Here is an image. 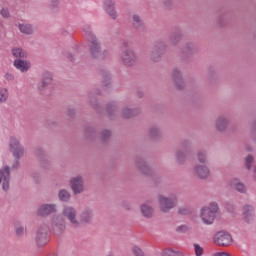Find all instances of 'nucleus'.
Returning a JSON list of instances; mask_svg holds the SVG:
<instances>
[{
  "instance_id": "nucleus-44",
  "label": "nucleus",
  "mask_w": 256,
  "mask_h": 256,
  "mask_svg": "<svg viewBox=\"0 0 256 256\" xmlns=\"http://www.w3.org/2000/svg\"><path fill=\"white\" fill-rule=\"evenodd\" d=\"M18 29L20 33H24V35H31V33H33V28L28 24H18Z\"/></svg>"
},
{
  "instance_id": "nucleus-49",
  "label": "nucleus",
  "mask_w": 256,
  "mask_h": 256,
  "mask_svg": "<svg viewBox=\"0 0 256 256\" xmlns=\"http://www.w3.org/2000/svg\"><path fill=\"white\" fill-rule=\"evenodd\" d=\"M0 15H2V17L4 19H9L11 17V13L9 12V8H2L0 11Z\"/></svg>"
},
{
  "instance_id": "nucleus-62",
  "label": "nucleus",
  "mask_w": 256,
  "mask_h": 256,
  "mask_svg": "<svg viewBox=\"0 0 256 256\" xmlns=\"http://www.w3.org/2000/svg\"><path fill=\"white\" fill-rule=\"evenodd\" d=\"M68 57H69L70 61H73V55L69 54Z\"/></svg>"
},
{
  "instance_id": "nucleus-4",
  "label": "nucleus",
  "mask_w": 256,
  "mask_h": 256,
  "mask_svg": "<svg viewBox=\"0 0 256 256\" xmlns=\"http://www.w3.org/2000/svg\"><path fill=\"white\" fill-rule=\"evenodd\" d=\"M217 213H219V204L211 202L208 206L201 208L200 217L205 225H213Z\"/></svg>"
},
{
  "instance_id": "nucleus-21",
  "label": "nucleus",
  "mask_w": 256,
  "mask_h": 256,
  "mask_svg": "<svg viewBox=\"0 0 256 256\" xmlns=\"http://www.w3.org/2000/svg\"><path fill=\"white\" fill-rule=\"evenodd\" d=\"M130 21L136 31H138L139 33H145L147 27L145 26V21L143 20V17L141 15L132 14Z\"/></svg>"
},
{
  "instance_id": "nucleus-33",
  "label": "nucleus",
  "mask_w": 256,
  "mask_h": 256,
  "mask_svg": "<svg viewBox=\"0 0 256 256\" xmlns=\"http://www.w3.org/2000/svg\"><path fill=\"white\" fill-rule=\"evenodd\" d=\"M196 159L198 161V165H207L209 163V154L206 150H198L196 153Z\"/></svg>"
},
{
  "instance_id": "nucleus-40",
  "label": "nucleus",
  "mask_w": 256,
  "mask_h": 256,
  "mask_svg": "<svg viewBox=\"0 0 256 256\" xmlns=\"http://www.w3.org/2000/svg\"><path fill=\"white\" fill-rule=\"evenodd\" d=\"M85 137L88 139V141H95L97 137V131L94 127L88 126L85 130Z\"/></svg>"
},
{
  "instance_id": "nucleus-42",
  "label": "nucleus",
  "mask_w": 256,
  "mask_h": 256,
  "mask_svg": "<svg viewBox=\"0 0 256 256\" xmlns=\"http://www.w3.org/2000/svg\"><path fill=\"white\" fill-rule=\"evenodd\" d=\"M107 114L110 119H113L117 115V103L112 102L107 105Z\"/></svg>"
},
{
  "instance_id": "nucleus-52",
  "label": "nucleus",
  "mask_w": 256,
  "mask_h": 256,
  "mask_svg": "<svg viewBox=\"0 0 256 256\" xmlns=\"http://www.w3.org/2000/svg\"><path fill=\"white\" fill-rule=\"evenodd\" d=\"M251 137L252 139H254V141H256V119L254 120L251 126Z\"/></svg>"
},
{
  "instance_id": "nucleus-9",
  "label": "nucleus",
  "mask_w": 256,
  "mask_h": 256,
  "mask_svg": "<svg viewBox=\"0 0 256 256\" xmlns=\"http://www.w3.org/2000/svg\"><path fill=\"white\" fill-rule=\"evenodd\" d=\"M69 184L73 195H81L87 191V186L85 185V176L81 174L71 177Z\"/></svg>"
},
{
  "instance_id": "nucleus-30",
  "label": "nucleus",
  "mask_w": 256,
  "mask_h": 256,
  "mask_svg": "<svg viewBox=\"0 0 256 256\" xmlns=\"http://www.w3.org/2000/svg\"><path fill=\"white\" fill-rule=\"evenodd\" d=\"M35 157L38 163H40L41 167H47L49 164V158L47 157V154H45V151L41 150L40 148H36Z\"/></svg>"
},
{
  "instance_id": "nucleus-19",
  "label": "nucleus",
  "mask_w": 256,
  "mask_h": 256,
  "mask_svg": "<svg viewBox=\"0 0 256 256\" xmlns=\"http://www.w3.org/2000/svg\"><path fill=\"white\" fill-rule=\"evenodd\" d=\"M9 166L0 169V185L3 191H9V183L11 182V172Z\"/></svg>"
},
{
  "instance_id": "nucleus-6",
  "label": "nucleus",
  "mask_w": 256,
  "mask_h": 256,
  "mask_svg": "<svg viewBox=\"0 0 256 256\" xmlns=\"http://www.w3.org/2000/svg\"><path fill=\"white\" fill-rule=\"evenodd\" d=\"M62 217L68 221L70 229L77 231V225H79V216L77 208L71 205H65L62 209Z\"/></svg>"
},
{
  "instance_id": "nucleus-10",
  "label": "nucleus",
  "mask_w": 256,
  "mask_h": 256,
  "mask_svg": "<svg viewBox=\"0 0 256 256\" xmlns=\"http://www.w3.org/2000/svg\"><path fill=\"white\" fill-rule=\"evenodd\" d=\"M214 125L218 133H227V131H229V127L230 132L235 133V131H237V127L235 125H231V121L225 115L218 116Z\"/></svg>"
},
{
  "instance_id": "nucleus-63",
  "label": "nucleus",
  "mask_w": 256,
  "mask_h": 256,
  "mask_svg": "<svg viewBox=\"0 0 256 256\" xmlns=\"http://www.w3.org/2000/svg\"><path fill=\"white\" fill-rule=\"evenodd\" d=\"M176 256H183V254L181 252H179Z\"/></svg>"
},
{
  "instance_id": "nucleus-39",
  "label": "nucleus",
  "mask_w": 256,
  "mask_h": 256,
  "mask_svg": "<svg viewBox=\"0 0 256 256\" xmlns=\"http://www.w3.org/2000/svg\"><path fill=\"white\" fill-rule=\"evenodd\" d=\"M14 228H15V235L17 237H23L25 235V227L21 225V222L19 220H15L13 222Z\"/></svg>"
},
{
  "instance_id": "nucleus-24",
  "label": "nucleus",
  "mask_w": 256,
  "mask_h": 256,
  "mask_svg": "<svg viewBox=\"0 0 256 256\" xmlns=\"http://www.w3.org/2000/svg\"><path fill=\"white\" fill-rule=\"evenodd\" d=\"M229 185L233 191H237V193H240L241 195H247V185L239 178L230 180Z\"/></svg>"
},
{
  "instance_id": "nucleus-12",
  "label": "nucleus",
  "mask_w": 256,
  "mask_h": 256,
  "mask_svg": "<svg viewBox=\"0 0 256 256\" xmlns=\"http://www.w3.org/2000/svg\"><path fill=\"white\" fill-rule=\"evenodd\" d=\"M134 165L140 175H144L145 177H155V171L151 169V167L147 163V160H145L143 157H136Z\"/></svg>"
},
{
  "instance_id": "nucleus-23",
  "label": "nucleus",
  "mask_w": 256,
  "mask_h": 256,
  "mask_svg": "<svg viewBox=\"0 0 256 256\" xmlns=\"http://www.w3.org/2000/svg\"><path fill=\"white\" fill-rule=\"evenodd\" d=\"M172 81L175 84V87L178 89H185V79L183 78V73L179 68H174L172 71Z\"/></svg>"
},
{
  "instance_id": "nucleus-16",
  "label": "nucleus",
  "mask_w": 256,
  "mask_h": 256,
  "mask_svg": "<svg viewBox=\"0 0 256 256\" xmlns=\"http://www.w3.org/2000/svg\"><path fill=\"white\" fill-rule=\"evenodd\" d=\"M214 243L219 247H229L233 243V236L227 231H219L214 235Z\"/></svg>"
},
{
  "instance_id": "nucleus-32",
  "label": "nucleus",
  "mask_w": 256,
  "mask_h": 256,
  "mask_svg": "<svg viewBox=\"0 0 256 256\" xmlns=\"http://www.w3.org/2000/svg\"><path fill=\"white\" fill-rule=\"evenodd\" d=\"M113 135V132H111L110 129H103L99 132L98 139L100 143L103 145H107L109 141H111V137Z\"/></svg>"
},
{
  "instance_id": "nucleus-60",
  "label": "nucleus",
  "mask_w": 256,
  "mask_h": 256,
  "mask_svg": "<svg viewBox=\"0 0 256 256\" xmlns=\"http://www.w3.org/2000/svg\"><path fill=\"white\" fill-rule=\"evenodd\" d=\"M122 46L124 47V49H130V48H129V42H128V41L122 42Z\"/></svg>"
},
{
  "instance_id": "nucleus-13",
  "label": "nucleus",
  "mask_w": 256,
  "mask_h": 256,
  "mask_svg": "<svg viewBox=\"0 0 256 256\" xmlns=\"http://www.w3.org/2000/svg\"><path fill=\"white\" fill-rule=\"evenodd\" d=\"M51 227L55 235H63V233H65L67 224L65 223V218L62 214H55L52 216Z\"/></svg>"
},
{
  "instance_id": "nucleus-50",
  "label": "nucleus",
  "mask_w": 256,
  "mask_h": 256,
  "mask_svg": "<svg viewBox=\"0 0 256 256\" xmlns=\"http://www.w3.org/2000/svg\"><path fill=\"white\" fill-rule=\"evenodd\" d=\"M194 249L196 256H203L204 250L202 247L199 246V244H194Z\"/></svg>"
},
{
  "instance_id": "nucleus-47",
  "label": "nucleus",
  "mask_w": 256,
  "mask_h": 256,
  "mask_svg": "<svg viewBox=\"0 0 256 256\" xmlns=\"http://www.w3.org/2000/svg\"><path fill=\"white\" fill-rule=\"evenodd\" d=\"M179 255V251H175L171 248H166L162 251V256H176Z\"/></svg>"
},
{
  "instance_id": "nucleus-29",
  "label": "nucleus",
  "mask_w": 256,
  "mask_h": 256,
  "mask_svg": "<svg viewBox=\"0 0 256 256\" xmlns=\"http://www.w3.org/2000/svg\"><path fill=\"white\" fill-rule=\"evenodd\" d=\"M93 95H101L100 90H94L93 92H90L88 95V103H90L91 107L97 111V113H101V106L97 102V99L93 97Z\"/></svg>"
},
{
  "instance_id": "nucleus-36",
  "label": "nucleus",
  "mask_w": 256,
  "mask_h": 256,
  "mask_svg": "<svg viewBox=\"0 0 256 256\" xmlns=\"http://www.w3.org/2000/svg\"><path fill=\"white\" fill-rule=\"evenodd\" d=\"M12 55L15 59H27V52L20 47L12 48Z\"/></svg>"
},
{
  "instance_id": "nucleus-56",
  "label": "nucleus",
  "mask_w": 256,
  "mask_h": 256,
  "mask_svg": "<svg viewBox=\"0 0 256 256\" xmlns=\"http://www.w3.org/2000/svg\"><path fill=\"white\" fill-rule=\"evenodd\" d=\"M187 226L185 225H182V226H179L176 231H178V233H185V231H187Z\"/></svg>"
},
{
  "instance_id": "nucleus-28",
  "label": "nucleus",
  "mask_w": 256,
  "mask_h": 256,
  "mask_svg": "<svg viewBox=\"0 0 256 256\" xmlns=\"http://www.w3.org/2000/svg\"><path fill=\"white\" fill-rule=\"evenodd\" d=\"M13 65L21 73H27L31 69V63L24 59H15Z\"/></svg>"
},
{
  "instance_id": "nucleus-53",
  "label": "nucleus",
  "mask_w": 256,
  "mask_h": 256,
  "mask_svg": "<svg viewBox=\"0 0 256 256\" xmlns=\"http://www.w3.org/2000/svg\"><path fill=\"white\" fill-rule=\"evenodd\" d=\"M122 207L126 209L127 211H131V202L124 200L122 201Z\"/></svg>"
},
{
  "instance_id": "nucleus-14",
  "label": "nucleus",
  "mask_w": 256,
  "mask_h": 256,
  "mask_svg": "<svg viewBox=\"0 0 256 256\" xmlns=\"http://www.w3.org/2000/svg\"><path fill=\"white\" fill-rule=\"evenodd\" d=\"M95 217V214L93 213V208L91 207H86L84 208L78 218V224L76 225V230L81 229L83 225H91L93 223V219Z\"/></svg>"
},
{
  "instance_id": "nucleus-41",
  "label": "nucleus",
  "mask_w": 256,
  "mask_h": 256,
  "mask_svg": "<svg viewBox=\"0 0 256 256\" xmlns=\"http://www.w3.org/2000/svg\"><path fill=\"white\" fill-rule=\"evenodd\" d=\"M244 165H245V168L247 169V171H253L254 167H256L255 158L253 157V155H248L244 159Z\"/></svg>"
},
{
  "instance_id": "nucleus-1",
  "label": "nucleus",
  "mask_w": 256,
  "mask_h": 256,
  "mask_svg": "<svg viewBox=\"0 0 256 256\" xmlns=\"http://www.w3.org/2000/svg\"><path fill=\"white\" fill-rule=\"evenodd\" d=\"M193 141L184 139L180 142V148L175 151V159L178 165H185L187 158L193 156Z\"/></svg>"
},
{
  "instance_id": "nucleus-43",
  "label": "nucleus",
  "mask_w": 256,
  "mask_h": 256,
  "mask_svg": "<svg viewBox=\"0 0 256 256\" xmlns=\"http://www.w3.org/2000/svg\"><path fill=\"white\" fill-rule=\"evenodd\" d=\"M9 99V90L5 87H0V105L7 103Z\"/></svg>"
},
{
  "instance_id": "nucleus-20",
  "label": "nucleus",
  "mask_w": 256,
  "mask_h": 256,
  "mask_svg": "<svg viewBox=\"0 0 256 256\" xmlns=\"http://www.w3.org/2000/svg\"><path fill=\"white\" fill-rule=\"evenodd\" d=\"M57 211V204H42L37 210V215L39 217H49V215H53V213H57Z\"/></svg>"
},
{
  "instance_id": "nucleus-25",
  "label": "nucleus",
  "mask_w": 256,
  "mask_h": 256,
  "mask_svg": "<svg viewBox=\"0 0 256 256\" xmlns=\"http://www.w3.org/2000/svg\"><path fill=\"white\" fill-rule=\"evenodd\" d=\"M121 115L123 119H133V117H138V115H141V108H130L129 106H126L122 108Z\"/></svg>"
},
{
  "instance_id": "nucleus-38",
  "label": "nucleus",
  "mask_w": 256,
  "mask_h": 256,
  "mask_svg": "<svg viewBox=\"0 0 256 256\" xmlns=\"http://www.w3.org/2000/svg\"><path fill=\"white\" fill-rule=\"evenodd\" d=\"M82 31L85 33L87 41H91V39H97V36H95L93 30H91V25L84 24L82 27Z\"/></svg>"
},
{
  "instance_id": "nucleus-37",
  "label": "nucleus",
  "mask_w": 256,
  "mask_h": 256,
  "mask_svg": "<svg viewBox=\"0 0 256 256\" xmlns=\"http://www.w3.org/2000/svg\"><path fill=\"white\" fill-rule=\"evenodd\" d=\"M100 76L103 79V87H109L111 85V74L109 73L108 70H100Z\"/></svg>"
},
{
  "instance_id": "nucleus-15",
  "label": "nucleus",
  "mask_w": 256,
  "mask_h": 256,
  "mask_svg": "<svg viewBox=\"0 0 256 256\" xmlns=\"http://www.w3.org/2000/svg\"><path fill=\"white\" fill-rule=\"evenodd\" d=\"M9 151L12 153L15 159H21L25 155V148L21 145V142L15 137L10 138Z\"/></svg>"
},
{
  "instance_id": "nucleus-18",
  "label": "nucleus",
  "mask_w": 256,
  "mask_h": 256,
  "mask_svg": "<svg viewBox=\"0 0 256 256\" xmlns=\"http://www.w3.org/2000/svg\"><path fill=\"white\" fill-rule=\"evenodd\" d=\"M193 173L197 177V179H201L205 181L211 177V169L207 164H196L193 167Z\"/></svg>"
},
{
  "instance_id": "nucleus-26",
  "label": "nucleus",
  "mask_w": 256,
  "mask_h": 256,
  "mask_svg": "<svg viewBox=\"0 0 256 256\" xmlns=\"http://www.w3.org/2000/svg\"><path fill=\"white\" fill-rule=\"evenodd\" d=\"M148 137L151 141H161L163 139V131L159 126H151L148 128Z\"/></svg>"
},
{
  "instance_id": "nucleus-59",
  "label": "nucleus",
  "mask_w": 256,
  "mask_h": 256,
  "mask_svg": "<svg viewBox=\"0 0 256 256\" xmlns=\"http://www.w3.org/2000/svg\"><path fill=\"white\" fill-rule=\"evenodd\" d=\"M215 256H232L231 254L227 253V252H217L215 254Z\"/></svg>"
},
{
  "instance_id": "nucleus-48",
  "label": "nucleus",
  "mask_w": 256,
  "mask_h": 256,
  "mask_svg": "<svg viewBox=\"0 0 256 256\" xmlns=\"http://www.w3.org/2000/svg\"><path fill=\"white\" fill-rule=\"evenodd\" d=\"M179 215H190L191 209L187 206H182L178 209Z\"/></svg>"
},
{
  "instance_id": "nucleus-51",
  "label": "nucleus",
  "mask_w": 256,
  "mask_h": 256,
  "mask_svg": "<svg viewBox=\"0 0 256 256\" xmlns=\"http://www.w3.org/2000/svg\"><path fill=\"white\" fill-rule=\"evenodd\" d=\"M162 5L165 9H171L173 7V0H162Z\"/></svg>"
},
{
  "instance_id": "nucleus-3",
  "label": "nucleus",
  "mask_w": 256,
  "mask_h": 256,
  "mask_svg": "<svg viewBox=\"0 0 256 256\" xmlns=\"http://www.w3.org/2000/svg\"><path fill=\"white\" fill-rule=\"evenodd\" d=\"M179 204V197L175 193L168 195H159L158 196V205L162 213H170L171 209H175Z\"/></svg>"
},
{
  "instance_id": "nucleus-34",
  "label": "nucleus",
  "mask_w": 256,
  "mask_h": 256,
  "mask_svg": "<svg viewBox=\"0 0 256 256\" xmlns=\"http://www.w3.org/2000/svg\"><path fill=\"white\" fill-rule=\"evenodd\" d=\"M140 211L143 217H146V219H151V217H153V207L147 203L140 206Z\"/></svg>"
},
{
  "instance_id": "nucleus-46",
  "label": "nucleus",
  "mask_w": 256,
  "mask_h": 256,
  "mask_svg": "<svg viewBox=\"0 0 256 256\" xmlns=\"http://www.w3.org/2000/svg\"><path fill=\"white\" fill-rule=\"evenodd\" d=\"M60 1L61 0H49V7L54 13H57L59 11Z\"/></svg>"
},
{
  "instance_id": "nucleus-8",
  "label": "nucleus",
  "mask_w": 256,
  "mask_h": 256,
  "mask_svg": "<svg viewBox=\"0 0 256 256\" xmlns=\"http://www.w3.org/2000/svg\"><path fill=\"white\" fill-rule=\"evenodd\" d=\"M53 87H55L54 76L51 71L46 70L42 73L37 89L42 95H47V89H53Z\"/></svg>"
},
{
  "instance_id": "nucleus-61",
  "label": "nucleus",
  "mask_w": 256,
  "mask_h": 256,
  "mask_svg": "<svg viewBox=\"0 0 256 256\" xmlns=\"http://www.w3.org/2000/svg\"><path fill=\"white\" fill-rule=\"evenodd\" d=\"M34 181H35V183H41V178H40V176H38Z\"/></svg>"
},
{
  "instance_id": "nucleus-55",
  "label": "nucleus",
  "mask_w": 256,
  "mask_h": 256,
  "mask_svg": "<svg viewBox=\"0 0 256 256\" xmlns=\"http://www.w3.org/2000/svg\"><path fill=\"white\" fill-rule=\"evenodd\" d=\"M75 113H76V111H75L74 108H68L67 111H66V115L68 117H75Z\"/></svg>"
},
{
  "instance_id": "nucleus-11",
  "label": "nucleus",
  "mask_w": 256,
  "mask_h": 256,
  "mask_svg": "<svg viewBox=\"0 0 256 256\" xmlns=\"http://www.w3.org/2000/svg\"><path fill=\"white\" fill-rule=\"evenodd\" d=\"M120 60L125 67H135L139 60V56H137L135 50L129 48L121 52Z\"/></svg>"
},
{
  "instance_id": "nucleus-35",
  "label": "nucleus",
  "mask_w": 256,
  "mask_h": 256,
  "mask_svg": "<svg viewBox=\"0 0 256 256\" xmlns=\"http://www.w3.org/2000/svg\"><path fill=\"white\" fill-rule=\"evenodd\" d=\"M58 199L62 203H69L71 201V192L67 189H60L58 191Z\"/></svg>"
},
{
  "instance_id": "nucleus-31",
  "label": "nucleus",
  "mask_w": 256,
  "mask_h": 256,
  "mask_svg": "<svg viewBox=\"0 0 256 256\" xmlns=\"http://www.w3.org/2000/svg\"><path fill=\"white\" fill-rule=\"evenodd\" d=\"M243 217L246 223H251L253 217H255V207L249 204L243 206Z\"/></svg>"
},
{
  "instance_id": "nucleus-45",
  "label": "nucleus",
  "mask_w": 256,
  "mask_h": 256,
  "mask_svg": "<svg viewBox=\"0 0 256 256\" xmlns=\"http://www.w3.org/2000/svg\"><path fill=\"white\" fill-rule=\"evenodd\" d=\"M231 19L229 14L227 13H222L218 16L217 22L220 27H224V25H227V22Z\"/></svg>"
},
{
  "instance_id": "nucleus-22",
  "label": "nucleus",
  "mask_w": 256,
  "mask_h": 256,
  "mask_svg": "<svg viewBox=\"0 0 256 256\" xmlns=\"http://www.w3.org/2000/svg\"><path fill=\"white\" fill-rule=\"evenodd\" d=\"M181 41H183V30L180 27H176L168 36V43L173 47H177Z\"/></svg>"
},
{
  "instance_id": "nucleus-27",
  "label": "nucleus",
  "mask_w": 256,
  "mask_h": 256,
  "mask_svg": "<svg viewBox=\"0 0 256 256\" xmlns=\"http://www.w3.org/2000/svg\"><path fill=\"white\" fill-rule=\"evenodd\" d=\"M104 9L106 13L113 19L117 20V10L115 9V0H104Z\"/></svg>"
},
{
  "instance_id": "nucleus-7",
  "label": "nucleus",
  "mask_w": 256,
  "mask_h": 256,
  "mask_svg": "<svg viewBox=\"0 0 256 256\" xmlns=\"http://www.w3.org/2000/svg\"><path fill=\"white\" fill-rule=\"evenodd\" d=\"M49 226L47 224H42L36 230L35 242H36V253H41V250L47 243H49Z\"/></svg>"
},
{
  "instance_id": "nucleus-57",
  "label": "nucleus",
  "mask_w": 256,
  "mask_h": 256,
  "mask_svg": "<svg viewBox=\"0 0 256 256\" xmlns=\"http://www.w3.org/2000/svg\"><path fill=\"white\" fill-rule=\"evenodd\" d=\"M19 165H20L19 159H16L12 164V169H19Z\"/></svg>"
},
{
  "instance_id": "nucleus-58",
  "label": "nucleus",
  "mask_w": 256,
  "mask_h": 256,
  "mask_svg": "<svg viewBox=\"0 0 256 256\" xmlns=\"http://www.w3.org/2000/svg\"><path fill=\"white\" fill-rule=\"evenodd\" d=\"M144 93H143V91H137L136 92V97L138 98V99H143V97H144Z\"/></svg>"
},
{
  "instance_id": "nucleus-2",
  "label": "nucleus",
  "mask_w": 256,
  "mask_h": 256,
  "mask_svg": "<svg viewBox=\"0 0 256 256\" xmlns=\"http://www.w3.org/2000/svg\"><path fill=\"white\" fill-rule=\"evenodd\" d=\"M89 53L92 59L97 61H104L111 57V51L109 49H102L101 42L97 38H90L88 41Z\"/></svg>"
},
{
  "instance_id": "nucleus-5",
  "label": "nucleus",
  "mask_w": 256,
  "mask_h": 256,
  "mask_svg": "<svg viewBox=\"0 0 256 256\" xmlns=\"http://www.w3.org/2000/svg\"><path fill=\"white\" fill-rule=\"evenodd\" d=\"M165 51H167V43L161 40L156 41L149 52V61H151V63H161V61H163V55H165Z\"/></svg>"
},
{
  "instance_id": "nucleus-17",
  "label": "nucleus",
  "mask_w": 256,
  "mask_h": 256,
  "mask_svg": "<svg viewBox=\"0 0 256 256\" xmlns=\"http://www.w3.org/2000/svg\"><path fill=\"white\" fill-rule=\"evenodd\" d=\"M199 51L197 45L193 42H186L184 47L181 49L180 57L182 61H191V56L195 55Z\"/></svg>"
},
{
  "instance_id": "nucleus-54",
  "label": "nucleus",
  "mask_w": 256,
  "mask_h": 256,
  "mask_svg": "<svg viewBox=\"0 0 256 256\" xmlns=\"http://www.w3.org/2000/svg\"><path fill=\"white\" fill-rule=\"evenodd\" d=\"M4 79H6V81H15V75H13L11 73H6L4 75Z\"/></svg>"
}]
</instances>
